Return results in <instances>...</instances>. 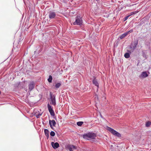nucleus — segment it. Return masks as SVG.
Masks as SVG:
<instances>
[{
    "mask_svg": "<svg viewBox=\"0 0 151 151\" xmlns=\"http://www.w3.org/2000/svg\"><path fill=\"white\" fill-rule=\"evenodd\" d=\"M127 33L126 32L125 33L122 34L120 37V39L122 40L127 35Z\"/></svg>",
    "mask_w": 151,
    "mask_h": 151,
    "instance_id": "nucleus-14",
    "label": "nucleus"
},
{
    "mask_svg": "<svg viewBox=\"0 0 151 151\" xmlns=\"http://www.w3.org/2000/svg\"><path fill=\"white\" fill-rule=\"evenodd\" d=\"M44 132L46 136L47 137V139L49 137V131L47 129L44 130Z\"/></svg>",
    "mask_w": 151,
    "mask_h": 151,
    "instance_id": "nucleus-13",
    "label": "nucleus"
},
{
    "mask_svg": "<svg viewBox=\"0 0 151 151\" xmlns=\"http://www.w3.org/2000/svg\"><path fill=\"white\" fill-rule=\"evenodd\" d=\"M55 134V133L53 131H51L50 133V135L52 136H54Z\"/></svg>",
    "mask_w": 151,
    "mask_h": 151,
    "instance_id": "nucleus-23",
    "label": "nucleus"
},
{
    "mask_svg": "<svg viewBox=\"0 0 151 151\" xmlns=\"http://www.w3.org/2000/svg\"><path fill=\"white\" fill-rule=\"evenodd\" d=\"M83 123V122H78L77 123V124L78 126H81Z\"/></svg>",
    "mask_w": 151,
    "mask_h": 151,
    "instance_id": "nucleus-17",
    "label": "nucleus"
},
{
    "mask_svg": "<svg viewBox=\"0 0 151 151\" xmlns=\"http://www.w3.org/2000/svg\"><path fill=\"white\" fill-rule=\"evenodd\" d=\"M129 17L130 16L129 15L126 17L124 18V20L125 21L127 20L128 19Z\"/></svg>",
    "mask_w": 151,
    "mask_h": 151,
    "instance_id": "nucleus-25",
    "label": "nucleus"
},
{
    "mask_svg": "<svg viewBox=\"0 0 151 151\" xmlns=\"http://www.w3.org/2000/svg\"><path fill=\"white\" fill-rule=\"evenodd\" d=\"M51 145L52 147L54 149H56L59 147V144L57 142L55 143L53 142H51Z\"/></svg>",
    "mask_w": 151,
    "mask_h": 151,
    "instance_id": "nucleus-6",
    "label": "nucleus"
},
{
    "mask_svg": "<svg viewBox=\"0 0 151 151\" xmlns=\"http://www.w3.org/2000/svg\"><path fill=\"white\" fill-rule=\"evenodd\" d=\"M151 125V122L148 121L147 122L146 124V126L147 127H149L150 125Z\"/></svg>",
    "mask_w": 151,
    "mask_h": 151,
    "instance_id": "nucleus-18",
    "label": "nucleus"
},
{
    "mask_svg": "<svg viewBox=\"0 0 151 151\" xmlns=\"http://www.w3.org/2000/svg\"><path fill=\"white\" fill-rule=\"evenodd\" d=\"M47 108L51 115L52 116H54L55 115L52 106L49 104H47Z\"/></svg>",
    "mask_w": 151,
    "mask_h": 151,
    "instance_id": "nucleus-4",
    "label": "nucleus"
},
{
    "mask_svg": "<svg viewBox=\"0 0 151 151\" xmlns=\"http://www.w3.org/2000/svg\"><path fill=\"white\" fill-rule=\"evenodd\" d=\"M68 147L70 151H73V149H76L77 148L76 147L73 145H69Z\"/></svg>",
    "mask_w": 151,
    "mask_h": 151,
    "instance_id": "nucleus-7",
    "label": "nucleus"
},
{
    "mask_svg": "<svg viewBox=\"0 0 151 151\" xmlns=\"http://www.w3.org/2000/svg\"><path fill=\"white\" fill-rule=\"evenodd\" d=\"M35 86L34 83L33 82H32L30 83L29 85V89L30 91H32L34 88Z\"/></svg>",
    "mask_w": 151,
    "mask_h": 151,
    "instance_id": "nucleus-8",
    "label": "nucleus"
},
{
    "mask_svg": "<svg viewBox=\"0 0 151 151\" xmlns=\"http://www.w3.org/2000/svg\"><path fill=\"white\" fill-rule=\"evenodd\" d=\"M96 137V134L92 132H88L83 135V137L86 140H90L94 141L93 139H95Z\"/></svg>",
    "mask_w": 151,
    "mask_h": 151,
    "instance_id": "nucleus-1",
    "label": "nucleus"
},
{
    "mask_svg": "<svg viewBox=\"0 0 151 151\" xmlns=\"http://www.w3.org/2000/svg\"><path fill=\"white\" fill-rule=\"evenodd\" d=\"M93 83L96 86H97L98 88L99 87V84L96 79L95 78L93 81Z\"/></svg>",
    "mask_w": 151,
    "mask_h": 151,
    "instance_id": "nucleus-12",
    "label": "nucleus"
},
{
    "mask_svg": "<svg viewBox=\"0 0 151 151\" xmlns=\"http://www.w3.org/2000/svg\"><path fill=\"white\" fill-rule=\"evenodd\" d=\"M42 114L39 113L38 114H35V115L37 118H39L40 116L42 115Z\"/></svg>",
    "mask_w": 151,
    "mask_h": 151,
    "instance_id": "nucleus-22",
    "label": "nucleus"
},
{
    "mask_svg": "<svg viewBox=\"0 0 151 151\" xmlns=\"http://www.w3.org/2000/svg\"><path fill=\"white\" fill-rule=\"evenodd\" d=\"M49 123L50 127L51 128H52V126L53 127H55L56 124V123L55 120L53 119L52 120H49Z\"/></svg>",
    "mask_w": 151,
    "mask_h": 151,
    "instance_id": "nucleus-5",
    "label": "nucleus"
},
{
    "mask_svg": "<svg viewBox=\"0 0 151 151\" xmlns=\"http://www.w3.org/2000/svg\"><path fill=\"white\" fill-rule=\"evenodd\" d=\"M55 13L54 12H50L49 13V17L50 19H52L54 18L55 17Z\"/></svg>",
    "mask_w": 151,
    "mask_h": 151,
    "instance_id": "nucleus-9",
    "label": "nucleus"
},
{
    "mask_svg": "<svg viewBox=\"0 0 151 151\" xmlns=\"http://www.w3.org/2000/svg\"><path fill=\"white\" fill-rule=\"evenodd\" d=\"M133 31V29H131L128 32H126V33H127V35H128L129 34L132 33Z\"/></svg>",
    "mask_w": 151,
    "mask_h": 151,
    "instance_id": "nucleus-24",
    "label": "nucleus"
},
{
    "mask_svg": "<svg viewBox=\"0 0 151 151\" xmlns=\"http://www.w3.org/2000/svg\"><path fill=\"white\" fill-rule=\"evenodd\" d=\"M1 92L0 91V94H1Z\"/></svg>",
    "mask_w": 151,
    "mask_h": 151,
    "instance_id": "nucleus-27",
    "label": "nucleus"
},
{
    "mask_svg": "<svg viewBox=\"0 0 151 151\" xmlns=\"http://www.w3.org/2000/svg\"><path fill=\"white\" fill-rule=\"evenodd\" d=\"M76 21L73 23L74 25L81 26L82 24L83 20L80 16L78 15L75 18Z\"/></svg>",
    "mask_w": 151,
    "mask_h": 151,
    "instance_id": "nucleus-2",
    "label": "nucleus"
},
{
    "mask_svg": "<svg viewBox=\"0 0 151 151\" xmlns=\"http://www.w3.org/2000/svg\"><path fill=\"white\" fill-rule=\"evenodd\" d=\"M138 11H135L134 12H131L130 14L129 15V16H130L131 15H133V14H136L137 13H138Z\"/></svg>",
    "mask_w": 151,
    "mask_h": 151,
    "instance_id": "nucleus-19",
    "label": "nucleus"
},
{
    "mask_svg": "<svg viewBox=\"0 0 151 151\" xmlns=\"http://www.w3.org/2000/svg\"><path fill=\"white\" fill-rule=\"evenodd\" d=\"M61 85V84L60 83H58L56 84L55 87L56 88H58Z\"/></svg>",
    "mask_w": 151,
    "mask_h": 151,
    "instance_id": "nucleus-21",
    "label": "nucleus"
},
{
    "mask_svg": "<svg viewBox=\"0 0 151 151\" xmlns=\"http://www.w3.org/2000/svg\"><path fill=\"white\" fill-rule=\"evenodd\" d=\"M52 76L50 75V76H49V78L47 80H48V81L49 83H51V82H52Z\"/></svg>",
    "mask_w": 151,
    "mask_h": 151,
    "instance_id": "nucleus-15",
    "label": "nucleus"
},
{
    "mask_svg": "<svg viewBox=\"0 0 151 151\" xmlns=\"http://www.w3.org/2000/svg\"><path fill=\"white\" fill-rule=\"evenodd\" d=\"M134 48H135L136 47L137 45L138 44V40H137V41H135L134 42Z\"/></svg>",
    "mask_w": 151,
    "mask_h": 151,
    "instance_id": "nucleus-16",
    "label": "nucleus"
},
{
    "mask_svg": "<svg viewBox=\"0 0 151 151\" xmlns=\"http://www.w3.org/2000/svg\"><path fill=\"white\" fill-rule=\"evenodd\" d=\"M96 0V1H99V0Z\"/></svg>",
    "mask_w": 151,
    "mask_h": 151,
    "instance_id": "nucleus-26",
    "label": "nucleus"
},
{
    "mask_svg": "<svg viewBox=\"0 0 151 151\" xmlns=\"http://www.w3.org/2000/svg\"><path fill=\"white\" fill-rule=\"evenodd\" d=\"M124 56L125 58H129L130 55L129 53H127L125 54Z\"/></svg>",
    "mask_w": 151,
    "mask_h": 151,
    "instance_id": "nucleus-20",
    "label": "nucleus"
},
{
    "mask_svg": "<svg viewBox=\"0 0 151 151\" xmlns=\"http://www.w3.org/2000/svg\"><path fill=\"white\" fill-rule=\"evenodd\" d=\"M148 76V75L146 71L143 72L142 73L141 75L140 76V77L141 78H145Z\"/></svg>",
    "mask_w": 151,
    "mask_h": 151,
    "instance_id": "nucleus-10",
    "label": "nucleus"
},
{
    "mask_svg": "<svg viewBox=\"0 0 151 151\" xmlns=\"http://www.w3.org/2000/svg\"><path fill=\"white\" fill-rule=\"evenodd\" d=\"M51 103L54 106H55L56 105V101L55 97H54L53 98L52 96L51 97Z\"/></svg>",
    "mask_w": 151,
    "mask_h": 151,
    "instance_id": "nucleus-11",
    "label": "nucleus"
},
{
    "mask_svg": "<svg viewBox=\"0 0 151 151\" xmlns=\"http://www.w3.org/2000/svg\"><path fill=\"white\" fill-rule=\"evenodd\" d=\"M107 129L114 135L118 137H121V135L120 133L117 132L116 130L111 127H107Z\"/></svg>",
    "mask_w": 151,
    "mask_h": 151,
    "instance_id": "nucleus-3",
    "label": "nucleus"
}]
</instances>
